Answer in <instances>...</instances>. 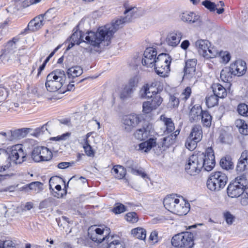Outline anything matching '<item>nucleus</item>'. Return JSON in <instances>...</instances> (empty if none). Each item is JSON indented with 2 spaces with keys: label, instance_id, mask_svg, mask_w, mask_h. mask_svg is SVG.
<instances>
[{
  "label": "nucleus",
  "instance_id": "obj_1",
  "mask_svg": "<svg viewBox=\"0 0 248 248\" xmlns=\"http://www.w3.org/2000/svg\"><path fill=\"white\" fill-rule=\"evenodd\" d=\"M128 22H129V18L121 17L113 21L110 24L99 27L96 32L90 31L86 38L94 47H99L100 44L103 43H106L104 46H108L113 34L124 24Z\"/></svg>",
  "mask_w": 248,
  "mask_h": 248
},
{
  "label": "nucleus",
  "instance_id": "obj_2",
  "mask_svg": "<svg viewBox=\"0 0 248 248\" xmlns=\"http://www.w3.org/2000/svg\"><path fill=\"white\" fill-rule=\"evenodd\" d=\"M215 164L214 150L210 147L206 148L204 152L190 156L186 164L185 170L189 175H196L202 169L206 171H211Z\"/></svg>",
  "mask_w": 248,
  "mask_h": 248
},
{
  "label": "nucleus",
  "instance_id": "obj_3",
  "mask_svg": "<svg viewBox=\"0 0 248 248\" xmlns=\"http://www.w3.org/2000/svg\"><path fill=\"white\" fill-rule=\"evenodd\" d=\"M26 160V154L24 152L22 145L12 146L10 154L4 149H0V172L8 169L12 161L16 164H21Z\"/></svg>",
  "mask_w": 248,
  "mask_h": 248
},
{
  "label": "nucleus",
  "instance_id": "obj_4",
  "mask_svg": "<svg viewBox=\"0 0 248 248\" xmlns=\"http://www.w3.org/2000/svg\"><path fill=\"white\" fill-rule=\"evenodd\" d=\"M66 75L64 71L55 70L46 77L45 86L46 90L50 92H55L61 90L65 83Z\"/></svg>",
  "mask_w": 248,
  "mask_h": 248
},
{
  "label": "nucleus",
  "instance_id": "obj_5",
  "mask_svg": "<svg viewBox=\"0 0 248 248\" xmlns=\"http://www.w3.org/2000/svg\"><path fill=\"white\" fill-rule=\"evenodd\" d=\"M228 177L223 172H212L206 182L207 187L212 191H218L223 189L227 184Z\"/></svg>",
  "mask_w": 248,
  "mask_h": 248
},
{
  "label": "nucleus",
  "instance_id": "obj_6",
  "mask_svg": "<svg viewBox=\"0 0 248 248\" xmlns=\"http://www.w3.org/2000/svg\"><path fill=\"white\" fill-rule=\"evenodd\" d=\"M171 244L175 248H193L195 245L194 234L189 232L176 234L172 237Z\"/></svg>",
  "mask_w": 248,
  "mask_h": 248
},
{
  "label": "nucleus",
  "instance_id": "obj_7",
  "mask_svg": "<svg viewBox=\"0 0 248 248\" xmlns=\"http://www.w3.org/2000/svg\"><path fill=\"white\" fill-rule=\"evenodd\" d=\"M171 57L166 53H161L156 58L154 66L156 73L161 77H166L170 71Z\"/></svg>",
  "mask_w": 248,
  "mask_h": 248
},
{
  "label": "nucleus",
  "instance_id": "obj_8",
  "mask_svg": "<svg viewBox=\"0 0 248 248\" xmlns=\"http://www.w3.org/2000/svg\"><path fill=\"white\" fill-rule=\"evenodd\" d=\"M248 182L244 175L237 177L235 180L230 183L227 188L228 195L231 198H237L242 195L244 188L247 186Z\"/></svg>",
  "mask_w": 248,
  "mask_h": 248
},
{
  "label": "nucleus",
  "instance_id": "obj_9",
  "mask_svg": "<svg viewBox=\"0 0 248 248\" xmlns=\"http://www.w3.org/2000/svg\"><path fill=\"white\" fill-rule=\"evenodd\" d=\"M143 119L141 114H130L124 115L122 119V127L126 132H131Z\"/></svg>",
  "mask_w": 248,
  "mask_h": 248
},
{
  "label": "nucleus",
  "instance_id": "obj_10",
  "mask_svg": "<svg viewBox=\"0 0 248 248\" xmlns=\"http://www.w3.org/2000/svg\"><path fill=\"white\" fill-rule=\"evenodd\" d=\"M157 82H153L151 84H146L144 85L139 92V95L141 98H151L155 94L160 93L163 87L157 86Z\"/></svg>",
  "mask_w": 248,
  "mask_h": 248
},
{
  "label": "nucleus",
  "instance_id": "obj_11",
  "mask_svg": "<svg viewBox=\"0 0 248 248\" xmlns=\"http://www.w3.org/2000/svg\"><path fill=\"white\" fill-rule=\"evenodd\" d=\"M53 11L52 9L47 10L44 14L40 15L30 21L28 25L29 30L32 31H35L39 30L44 25L45 20L49 21L51 17H48V14Z\"/></svg>",
  "mask_w": 248,
  "mask_h": 248
},
{
  "label": "nucleus",
  "instance_id": "obj_12",
  "mask_svg": "<svg viewBox=\"0 0 248 248\" xmlns=\"http://www.w3.org/2000/svg\"><path fill=\"white\" fill-rule=\"evenodd\" d=\"M197 61L196 59H191L187 60L185 63L184 68V78L188 79H196V66Z\"/></svg>",
  "mask_w": 248,
  "mask_h": 248
},
{
  "label": "nucleus",
  "instance_id": "obj_13",
  "mask_svg": "<svg viewBox=\"0 0 248 248\" xmlns=\"http://www.w3.org/2000/svg\"><path fill=\"white\" fill-rule=\"evenodd\" d=\"M157 52L153 47L147 48L143 54L142 63L147 67H153L156 61Z\"/></svg>",
  "mask_w": 248,
  "mask_h": 248
},
{
  "label": "nucleus",
  "instance_id": "obj_14",
  "mask_svg": "<svg viewBox=\"0 0 248 248\" xmlns=\"http://www.w3.org/2000/svg\"><path fill=\"white\" fill-rule=\"evenodd\" d=\"M136 86V83L134 79L130 80L127 84L120 89L119 94L120 98L123 101H125L130 98Z\"/></svg>",
  "mask_w": 248,
  "mask_h": 248
},
{
  "label": "nucleus",
  "instance_id": "obj_15",
  "mask_svg": "<svg viewBox=\"0 0 248 248\" xmlns=\"http://www.w3.org/2000/svg\"><path fill=\"white\" fill-rule=\"evenodd\" d=\"M90 32L88 31L85 33H83L81 31H75L71 36L70 38V43L67 47V49L72 48L75 44L79 45L81 42H85L84 40V38L86 42L91 45L86 38L88 33Z\"/></svg>",
  "mask_w": 248,
  "mask_h": 248
},
{
  "label": "nucleus",
  "instance_id": "obj_16",
  "mask_svg": "<svg viewBox=\"0 0 248 248\" xmlns=\"http://www.w3.org/2000/svg\"><path fill=\"white\" fill-rule=\"evenodd\" d=\"M234 76H241L246 71V63L244 61L239 60L231 64L230 66Z\"/></svg>",
  "mask_w": 248,
  "mask_h": 248
},
{
  "label": "nucleus",
  "instance_id": "obj_17",
  "mask_svg": "<svg viewBox=\"0 0 248 248\" xmlns=\"http://www.w3.org/2000/svg\"><path fill=\"white\" fill-rule=\"evenodd\" d=\"M182 21L189 24L197 23L200 24L201 22L200 16L194 12H186L181 15Z\"/></svg>",
  "mask_w": 248,
  "mask_h": 248
},
{
  "label": "nucleus",
  "instance_id": "obj_18",
  "mask_svg": "<svg viewBox=\"0 0 248 248\" xmlns=\"http://www.w3.org/2000/svg\"><path fill=\"white\" fill-rule=\"evenodd\" d=\"M190 205L188 202H186L184 200L177 202L172 213L179 216H183L186 215L189 211Z\"/></svg>",
  "mask_w": 248,
  "mask_h": 248
},
{
  "label": "nucleus",
  "instance_id": "obj_19",
  "mask_svg": "<svg viewBox=\"0 0 248 248\" xmlns=\"http://www.w3.org/2000/svg\"><path fill=\"white\" fill-rule=\"evenodd\" d=\"M89 231H91V230ZM104 233V230L103 229L97 228L92 232H89L88 235L93 241L100 243L105 239L107 240V237H108V235L107 236L106 235L104 236L103 235Z\"/></svg>",
  "mask_w": 248,
  "mask_h": 248
},
{
  "label": "nucleus",
  "instance_id": "obj_20",
  "mask_svg": "<svg viewBox=\"0 0 248 248\" xmlns=\"http://www.w3.org/2000/svg\"><path fill=\"white\" fill-rule=\"evenodd\" d=\"M182 37V34L181 32L173 31L168 34L166 41L169 46H176L179 44Z\"/></svg>",
  "mask_w": 248,
  "mask_h": 248
},
{
  "label": "nucleus",
  "instance_id": "obj_21",
  "mask_svg": "<svg viewBox=\"0 0 248 248\" xmlns=\"http://www.w3.org/2000/svg\"><path fill=\"white\" fill-rule=\"evenodd\" d=\"M107 248H125L123 242L117 235H108V237H107Z\"/></svg>",
  "mask_w": 248,
  "mask_h": 248
},
{
  "label": "nucleus",
  "instance_id": "obj_22",
  "mask_svg": "<svg viewBox=\"0 0 248 248\" xmlns=\"http://www.w3.org/2000/svg\"><path fill=\"white\" fill-rule=\"evenodd\" d=\"M248 168V151L242 152L236 166V170L238 172H242Z\"/></svg>",
  "mask_w": 248,
  "mask_h": 248
},
{
  "label": "nucleus",
  "instance_id": "obj_23",
  "mask_svg": "<svg viewBox=\"0 0 248 248\" xmlns=\"http://www.w3.org/2000/svg\"><path fill=\"white\" fill-rule=\"evenodd\" d=\"M179 202V199L176 198L174 195H170L165 198L163 204L167 210L172 213L176 203Z\"/></svg>",
  "mask_w": 248,
  "mask_h": 248
},
{
  "label": "nucleus",
  "instance_id": "obj_24",
  "mask_svg": "<svg viewBox=\"0 0 248 248\" xmlns=\"http://www.w3.org/2000/svg\"><path fill=\"white\" fill-rule=\"evenodd\" d=\"M156 145V139L150 138L146 141L143 142L139 145V150L145 152L147 153L151 149L155 147Z\"/></svg>",
  "mask_w": 248,
  "mask_h": 248
},
{
  "label": "nucleus",
  "instance_id": "obj_25",
  "mask_svg": "<svg viewBox=\"0 0 248 248\" xmlns=\"http://www.w3.org/2000/svg\"><path fill=\"white\" fill-rule=\"evenodd\" d=\"M203 110L200 106H194L191 109L189 114V121L191 122H197L200 119Z\"/></svg>",
  "mask_w": 248,
  "mask_h": 248
},
{
  "label": "nucleus",
  "instance_id": "obj_26",
  "mask_svg": "<svg viewBox=\"0 0 248 248\" xmlns=\"http://www.w3.org/2000/svg\"><path fill=\"white\" fill-rule=\"evenodd\" d=\"M160 119L164 122V125L166 127L164 133L165 134L172 133L175 129V126L171 119L167 118L164 115H162L160 116Z\"/></svg>",
  "mask_w": 248,
  "mask_h": 248
},
{
  "label": "nucleus",
  "instance_id": "obj_27",
  "mask_svg": "<svg viewBox=\"0 0 248 248\" xmlns=\"http://www.w3.org/2000/svg\"><path fill=\"white\" fill-rule=\"evenodd\" d=\"M211 43L207 40H200L196 42V46L198 48L199 53L202 56L210 46Z\"/></svg>",
  "mask_w": 248,
  "mask_h": 248
},
{
  "label": "nucleus",
  "instance_id": "obj_28",
  "mask_svg": "<svg viewBox=\"0 0 248 248\" xmlns=\"http://www.w3.org/2000/svg\"><path fill=\"white\" fill-rule=\"evenodd\" d=\"M212 88L214 94L217 97L223 98L226 96L227 92L225 88L219 83L214 84Z\"/></svg>",
  "mask_w": 248,
  "mask_h": 248
},
{
  "label": "nucleus",
  "instance_id": "obj_29",
  "mask_svg": "<svg viewBox=\"0 0 248 248\" xmlns=\"http://www.w3.org/2000/svg\"><path fill=\"white\" fill-rule=\"evenodd\" d=\"M189 137L193 138L197 141H200L202 137V130L201 126L195 125L193 127Z\"/></svg>",
  "mask_w": 248,
  "mask_h": 248
},
{
  "label": "nucleus",
  "instance_id": "obj_30",
  "mask_svg": "<svg viewBox=\"0 0 248 248\" xmlns=\"http://www.w3.org/2000/svg\"><path fill=\"white\" fill-rule=\"evenodd\" d=\"M179 133L180 130L177 129L174 132L170 133L168 136L164 137L163 139V142L162 145L168 147L174 144L175 142L176 137L177 135H179Z\"/></svg>",
  "mask_w": 248,
  "mask_h": 248
},
{
  "label": "nucleus",
  "instance_id": "obj_31",
  "mask_svg": "<svg viewBox=\"0 0 248 248\" xmlns=\"http://www.w3.org/2000/svg\"><path fill=\"white\" fill-rule=\"evenodd\" d=\"M115 177L118 179H123L126 174L125 169L121 165H115L111 170Z\"/></svg>",
  "mask_w": 248,
  "mask_h": 248
},
{
  "label": "nucleus",
  "instance_id": "obj_32",
  "mask_svg": "<svg viewBox=\"0 0 248 248\" xmlns=\"http://www.w3.org/2000/svg\"><path fill=\"white\" fill-rule=\"evenodd\" d=\"M23 188L26 192L31 190L38 193L42 190L43 184L40 182L35 181L26 185Z\"/></svg>",
  "mask_w": 248,
  "mask_h": 248
},
{
  "label": "nucleus",
  "instance_id": "obj_33",
  "mask_svg": "<svg viewBox=\"0 0 248 248\" xmlns=\"http://www.w3.org/2000/svg\"><path fill=\"white\" fill-rule=\"evenodd\" d=\"M124 6L125 8V11L124 12V16L123 17L129 18V22H130L136 12L137 9L136 7L130 5L127 3H124Z\"/></svg>",
  "mask_w": 248,
  "mask_h": 248
},
{
  "label": "nucleus",
  "instance_id": "obj_34",
  "mask_svg": "<svg viewBox=\"0 0 248 248\" xmlns=\"http://www.w3.org/2000/svg\"><path fill=\"white\" fill-rule=\"evenodd\" d=\"M83 73V70L80 66H75L68 69L67 74L69 78H74L80 76Z\"/></svg>",
  "mask_w": 248,
  "mask_h": 248
},
{
  "label": "nucleus",
  "instance_id": "obj_35",
  "mask_svg": "<svg viewBox=\"0 0 248 248\" xmlns=\"http://www.w3.org/2000/svg\"><path fill=\"white\" fill-rule=\"evenodd\" d=\"M235 124L241 134L244 135H248V124H247L245 121L241 119L236 120Z\"/></svg>",
  "mask_w": 248,
  "mask_h": 248
},
{
  "label": "nucleus",
  "instance_id": "obj_36",
  "mask_svg": "<svg viewBox=\"0 0 248 248\" xmlns=\"http://www.w3.org/2000/svg\"><path fill=\"white\" fill-rule=\"evenodd\" d=\"M232 75L233 74L230 67H225L221 71L220 78L224 82H229L232 80Z\"/></svg>",
  "mask_w": 248,
  "mask_h": 248
},
{
  "label": "nucleus",
  "instance_id": "obj_37",
  "mask_svg": "<svg viewBox=\"0 0 248 248\" xmlns=\"http://www.w3.org/2000/svg\"><path fill=\"white\" fill-rule=\"evenodd\" d=\"M221 167L226 170H231L233 168V163L232 158L230 156H226L222 157L220 161Z\"/></svg>",
  "mask_w": 248,
  "mask_h": 248
},
{
  "label": "nucleus",
  "instance_id": "obj_38",
  "mask_svg": "<svg viewBox=\"0 0 248 248\" xmlns=\"http://www.w3.org/2000/svg\"><path fill=\"white\" fill-rule=\"evenodd\" d=\"M131 234L137 238L143 240H145L146 237V230L140 227L132 229Z\"/></svg>",
  "mask_w": 248,
  "mask_h": 248
},
{
  "label": "nucleus",
  "instance_id": "obj_39",
  "mask_svg": "<svg viewBox=\"0 0 248 248\" xmlns=\"http://www.w3.org/2000/svg\"><path fill=\"white\" fill-rule=\"evenodd\" d=\"M28 128H21L11 131V140L25 137L28 132Z\"/></svg>",
  "mask_w": 248,
  "mask_h": 248
},
{
  "label": "nucleus",
  "instance_id": "obj_40",
  "mask_svg": "<svg viewBox=\"0 0 248 248\" xmlns=\"http://www.w3.org/2000/svg\"><path fill=\"white\" fill-rule=\"evenodd\" d=\"M204 126L209 127L211 125L212 117L207 111H203L200 118Z\"/></svg>",
  "mask_w": 248,
  "mask_h": 248
},
{
  "label": "nucleus",
  "instance_id": "obj_41",
  "mask_svg": "<svg viewBox=\"0 0 248 248\" xmlns=\"http://www.w3.org/2000/svg\"><path fill=\"white\" fill-rule=\"evenodd\" d=\"M149 132L145 128H142L137 130L134 134L136 139L140 140H145L148 138Z\"/></svg>",
  "mask_w": 248,
  "mask_h": 248
},
{
  "label": "nucleus",
  "instance_id": "obj_42",
  "mask_svg": "<svg viewBox=\"0 0 248 248\" xmlns=\"http://www.w3.org/2000/svg\"><path fill=\"white\" fill-rule=\"evenodd\" d=\"M40 154L41 157V161H46L50 160L52 156V152L49 149L43 146H40Z\"/></svg>",
  "mask_w": 248,
  "mask_h": 248
},
{
  "label": "nucleus",
  "instance_id": "obj_43",
  "mask_svg": "<svg viewBox=\"0 0 248 248\" xmlns=\"http://www.w3.org/2000/svg\"><path fill=\"white\" fill-rule=\"evenodd\" d=\"M18 39L13 38L12 40H10L7 43L4 49L5 54L12 53L16 48V42L18 41Z\"/></svg>",
  "mask_w": 248,
  "mask_h": 248
},
{
  "label": "nucleus",
  "instance_id": "obj_44",
  "mask_svg": "<svg viewBox=\"0 0 248 248\" xmlns=\"http://www.w3.org/2000/svg\"><path fill=\"white\" fill-rule=\"evenodd\" d=\"M218 97L214 94L207 96L205 100L208 108H212L217 105L218 104Z\"/></svg>",
  "mask_w": 248,
  "mask_h": 248
},
{
  "label": "nucleus",
  "instance_id": "obj_45",
  "mask_svg": "<svg viewBox=\"0 0 248 248\" xmlns=\"http://www.w3.org/2000/svg\"><path fill=\"white\" fill-rule=\"evenodd\" d=\"M83 148L86 155L90 157H93L95 154V151L93 150L92 147L90 145L88 140H84Z\"/></svg>",
  "mask_w": 248,
  "mask_h": 248
},
{
  "label": "nucleus",
  "instance_id": "obj_46",
  "mask_svg": "<svg viewBox=\"0 0 248 248\" xmlns=\"http://www.w3.org/2000/svg\"><path fill=\"white\" fill-rule=\"evenodd\" d=\"M219 54L218 51L214 47L209 46V49L206 51V53L203 56L206 59L214 58Z\"/></svg>",
  "mask_w": 248,
  "mask_h": 248
},
{
  "label": "nucleus",
  "instance_id": "obj_47",
  "mask_svg": "<svg viewBox=\"0 0 248 248\" xmlns=\"http://www.w3.org/2000/svg\"><path fill=\"white\" fill-rule=\"evenodd\" d=\"M198 142H199V141H197L196 140H194L193 138L188 137L186 140L185 146L189 150L192 151L196 147Z\"/></svg>",
  "mask_w": 248,
  "mask_h": 248
},
{
  "label": "nucleus",
  "instance_id": "obj_48",
  "mask_svg": "<svg viewBox=\"0 0 248 248\" xmlns=\"http://www.w3.org/2000/svg\"><path fill=\"white\" fill-rule=\"evenodd\" d=\"M156 109L150 101H145L142 104V111L146 114L151 113L153 110Z\"/></svg>",
  "mask_w": 248,
  "mask_h": 248
},
{
  "label": "nucleus",
  "instance_id": "obj_49",
  "mask_svg": "<svg viewBox=\"0 0 248 248\" xmlns=\"http://www.w3.org/2000/svg\"><path fill=\"white\" fill-rule=\"evenodd\" d=\"M237 111L238 113L243 116H248V105L245 103H241L238 105Z\"/></svg>",
  "mask_w": 248,
  "mask_h": 248
},
{
  "label": "nucleus",
  "instance_id": "obj_50",
  "mask_svg": "<svg viewBox=\"0 0 248 248\" xmlns=\"http://www.w3.org/2000/svg\"><path fill=\"white\" fill-rule=\"evenodd\" d=\"M152 98V99L150 101V102L156 109L162 103L163 98L161 97L160 93L154 95Z\"/></svg>",
  "mask_w": 248,
  "mask_h": 248
},
{
  "label": "nucleus",
  "instance_id": "obj_51",
  "mask_svg": "<svg viewBox=\"0 0 248 248\" xmlns=\"http://www.w3.org/2000/svg\"><path fill=\"white\" fill-rule=\"evenodd\" d=\"M40 149H41L40 146L36 147L34 148L32 152L31 157L35 162H38L41 161Z\"/></svg>",
  "mask_w": 248,
  "mask_h": 248
},
{
  "label": "nucleus",
  "instance_id": "obj_52",
  "mask_svg": "<svg viewBox=\"0 0 248 248\" xmlns=\"http://www.w3.org/2000/svg\"><path fill=\"white\" fill-rule=\"evenodd\" d=\"M126 211V207L122 203L117 202L114 205V207L112 209L113 212L115 214H119Z\"/></svg>",
  "mask_w": 248,
  "mask_h": 248
},
{
  "label": "nucleus",
  "instance_id": "obj_53",
  "mask_svg": "<svg viewBox=\"0 0 248 248\" xmlns=\"http://www.w3.org/2000/svg\"><path fill=\"white\" fill-rule=\"evenodd\" d=\"M125 219L127 221L132 223H134L138 222L139 218L136 213L131 212L126 214Z\"/></svg>",
  "mask_w": 248,
  "mask_h": 248
},
{
  "label": "nucleus",
  "instance_id": "obj_54",
  "mask_svg": "<svg viewBox=\"0 0 248 248\" xmlns=\"http://www.w3.org/2000/svg\"><path fill=\"white\" fill-rule=\"evenodd\" d=\"M202 4L210 12H214L217 5L215 3L209 0H205L202 2Z\"/></svg>",
  "mask_w": 248,
  "mask_h": 248
},
{
  "label": "nucleus",
  "instance_id": "obj_55",
  "mask_svg": "<svg viewBox=\"0 0 248 248\" xmlns=\"http://www.w3.org/2000/svg\"><path fill=\"white\" fill-rule=\"evenodd\" d=\"M240 202L243 206H246L248 204V187L245 186V187H244Z\"/></svg>",
  "mask_w": 248,
  "mask_h": 248
},
{
  "label": "nucleus",
  "instance_id": "obj_56",
  "mask_svg": "<svg viewBox=\"0 0 248 248\" xmlns=\"http://www.w3.org/2000/svg\"><path fill=\"white\" fill-rule=\"evenodd\" d=\"M218 56L221 58V62L224 63L228 62L231 59L229 53L227 51L220 52Z\"/></svg>",
  "mask_w": 248,
  "mask_h": 248
},
{
  "label": "nucleus",
  "instance_id": "obj_57",
  "mask_svg": "<svg viewBox=\"0 0 248 248\" xmlns=\"http://www.w3.org/2000/svg\"><path fill=\"white\" fill-rule=\"evenodd\" d=\"M224 218L228 225H232L234 221V217L230 212H226L223 214Z\"/></svg>",
  "mask_w": 248,
  "mask_h": 248
},
{
  "label": "nucleus",
  "instance_id": "obj_58",
  "mask_svg": "<svg viewBox=\"0 0 248 248\" xmlns=\"http://www.w3.org/2000/svg\"><path fill=\"white\" fill-rule=\"evenodd\" d=\"M179 104V100L174 95H170L168 105L170 107L174 108L177 107Z\"/></svg>",
  "mask_w": 248,
  "mask_h": 248
},
{
  "label": "nucleus",
  "instance_id": "obj_59",
  "mask_svg": "<svg viewBox=\"0 0 248 248\" xmlns=\"http://www.w3.org/2000/svg\"><path fill=\"white\" fill-rule=\"evenodd\" d=\"M0 248H16L14 243L10 240L0 241Z\"/></svg>",
  "mask_w": 248,
  "mask_h": 248
},
{
  "label": "nucleus",
  "instance_id": "obj_60",
  "mask_svg": "<svg viewBox=\"0 0 248 248\" xmlns=\"http://www.w3.org/2000/svg\"><path fill=\"white\" fill-rule=\"evenodd\" d=\"M191 94V89L189 87H187L181 94V97L182 100H186Z\"/></svg>",
  "mask_w": 248,
  "mask_h": 248
},
{
  "label": "nucleus",
  "instance_id": "obj_61",
  "mask_svg": "<svg viewBox=\"0 0 248 248\" xmlns=\"http://www.w3.org/2000/svg\"><path fill=\"white\" fill-rule=\"evenodd\" d=\"M41 0H24L21 5L23 7L25 8L32 4L38 3Z\"/></svg>",
  "mask_w": 248,
  "mask_h": 248
},
{
  "label": "nucleus",
  "instance_id": "obj_62",
  "mask_svg": "<svg viewBox=\"0 0 248 248\" xmlns=\"http://www.w3.org/2000/svg\"><path fill=\"white\" fill-rule=\"evenodd\" d=\"M230 137L226 133H221L219 137V139L222 143H228Z\"/></svg>",
  "mask_w": 248,
  "mask_h": 248
},
{
  "label": "nucleus",
  "instance_id": "obj_63",
  "mask_svg": "<svg viewBox=\"0 0 248 248\" xmlns=\"http://www.w3.org/2000/svg\"><path fill=\"white\" fill-rule=\"evenodd\" d=\"M7 96V91L5 88L0 87V102L4 101Z\"/></svg>",
  "mask_w": 248,
  "mask_h": 248
},
{
  "label": "nucleus",
  "instance_id": "obj_64",
  "mask_svg": "<svg viewBox=\"0 0 248 248\" xmlns=\"http://www.w3.org/2000/svg\"><path fill=\"white\" fill-rule=\"evenodd\" d=\"M131 172L134 174L140 175L143 178H145L147 176V174L140 170H136L134 168H132Z\"/></svg>",
  "mask_w": 248,
  "mask_h": 248
}]
</instances>
